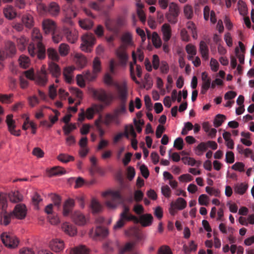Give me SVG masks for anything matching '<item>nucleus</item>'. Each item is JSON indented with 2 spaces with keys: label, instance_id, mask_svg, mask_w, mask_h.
<instances>
[{
  "label": "nucleus",
  "instance_id": "obj_46",
  "mask_svg": "<svg viewBox=\"0 0 254 254\" xmlns=\"http://www.w3.org/2000/svg\"><path fill=\"white\" fill-rule=\"evenodd\" d=\"M58 159L63 163H67L70 161H73L74 158L72 156L62 153L58 156Z\"/></svg>",
  "mask_w": 254,
  "mask_h": 254
},
{
  "label": "nucleus",
  "instance_id": "obj_54",
  "mask_svg": "<svg viewBox=\"0 0 254 254\" xmlns=\"http://www.w3.org/2000/svg\"><path fill=\"white\" fill-rule=\"evenodd\" d=\"M19 64L23 68H26L29 64V58L25 56H21L20 57L19 59Z\"/></svg>",
  "mask_w": 254,
  "mask_h": 254
},
{
  "label": "nucleus",
  "instance_id": "obj_59",
  "mask_svg": "<svg viewBox=\"0 0 254 254\" xmlns=\"http://www.w3.org/2000/svg\"><path fill=\"white\" fill-rule=\"evenodd\" d=\"M183 139L181 137L176 138L174 141V147L178 150H182L183 148Z\"/></svg>",
  "mask_w": 254,
  "mask_h": 254
},
{
  "label": "nucleus",
  "instance_id": "obj_49",
  "mask_svg": "<svg viewBox=\"0 0 254 254\" xmlns=\"http://www.w3.org/2000/svg\"><path fill=\"white\" fill-rule=\"evenodd\" d=\"M84 75L85 80L88 81H92L97 78L98 74L94 73L93 70L92 72L87 70L84 73Z\"/></svg>",
  "mask_w": 254,
  "mask_h": 254
},
{
  "label": "nucleus",
  "instance_id": "obj_40",
  "mask_svg": "<svg viewBox=\"0 0 254 254\" xmlns=\"http://www.w3.org/2000/svg\"><path fill=\"white\" fill-rule=\"evenodd\" d=\"M79 25L82 29L88 30L92 27L93 23L89 19H80L79 20Z\"/></svg>",
  "mask_w": 254,
  "mask_h": 254
},
{
  "label": "nucleus",
  "instance_id": "obj_63",
  "mask_svg": "<svg viewBox=\"0 0 254 254\" xmlns=\"http://www.w3.org/2000/svg\"><path fill=\"white\" fill-rule=\"evenodd\" d=\"M47 6L43 3H40L37 5V8L41 14L47 13Z\"/></svg>",
  "mask_w": 254,
  "mask_h": 254
},
{
  "label": "nucleus",
  "instance_id": "obj_45",
  "mask_svg": "<svg viewBox=\"0 0 254 254\" xmlns=\"http://www.w3.org/2000/svg\"><path fill=\"white\" fill-rule=\"evenodd\" d=\"M69 46L65 43L60 44L59 47V52L60 55L62 57L66 56L69 52Z\"/></svg>",
  "mask_w": 254,
  "mask_h": 254
},
{
  "label": "nucleus",
  "instance_id": "obj_41",
  "mask_svg": "<svg viewBox=\"0 0 254 254\" xmlns=\"http://www.w3.org/2000/svg\"><path fill=\"white\" fill-rule=\"evenodd\" d=\"M248 188V186L247 184L244 183L237 184L235 186L234 191L235 192L242 195L245 193Z\"/></svg>",
  "mask_w": 254,
  "mask_h": 254
},
{
  "label": "nucleus",
  "instance_id": "obj_29",
  "mask_svg": "<svg viewBox=\"0 0 254 254\" xmlns=\"http://www.w3.org/2000/svg\"><path fill=\"white\" fill-rule=\"evenodd\" d=\"M70 11L72 12V15L68 13H65V18L64 19V22L69 25H72L73 22L71 20V19L76 16L77 12L75 11L72 6L70 7Z\"/></svg>",
  "mask_w": 254,
  "mask_h": 254
},
{
  "label": "nucleus",
  "instance_id": "obj_25",
  "mask_svg": "<svg viewBox=\"0 0 254 254\" xmlns=\"http://www.w3.org/2000/svg\"><path fill=\"white\" fill-rule=\"evenodd\" d=\"M112 122L118 125L120 124V120L114 113L113 114H107L105 115L103 123L106 126H109Z\"/></svg>",
  "mask_w": 254,
  "mask_h": 254
},
{
  "label": "nucleus",
  "instance_id": "obj_6",
  "mask_svg": "<svg viewBox=\"0 0 254 254\" xmlns=\"http://www.w3.org/2000/svg\"><path fill=\"white\" fill-rule=\"evenodd\" d=\"M6 206V198L3 195L0 194V208L2 210V212L0 213V223L5 226L8 225L11 218L13 217L12 213H7L5 211Z\"/></svg>",
  "mask_w": 254,
  "mask_h": 254
},
{
  "label": "nucleus",
  "instance_id": "obj_13",
  "mask_svg": "<svg viewBox=\"0 0 254 254\" xmlns=\"http://www.w3.org/2000/svg\"><path fill=\"white\" fill-rule=\"evenodd\" d=\"M13 115L12 114L8 115L6 119V123L7 125L8 130L10 133L13 135L19 136L20 135V130H16L15 122L13 120Z\"/></svg>",
  "mask_w": 254,
  "mask_h": 254
},
{
  "label": "nucleus",
  "instance_id": "obj_28",
  "mask_svg": "<svg viewBox=\"0 0 254 254\" xmlns=\"http://www.w3.org/2000/svg\"><path fill=\"white\" fill-rule=\"evenodd\" d=\"M60 12V7L59 5L55 2L50 3L47 6V13H49L53 16L57 15Z\"/></svg>",
  "mask_w": 254,
  "mask_h": 254
},
{
  "label": "nucleus",
  "instance_id": "obj_23",
  "mask_svg": "<svg viewBox=\"0 0 254 254\" xmlns=\"http://www.w3.org/2000/svg\"><path fill=\"white\" fill-rule=\"evenodd\" d=\"M74 206V201L72 199L69 198L66 200L63 206V215L64 216H68Z\"/></svg>",
  "mask_w": 254,
  "mask_h": 254
},
{
  "label": "nucleus",
  "instance_id": "obj_22",
  "mask_svg": "<svg viewBox=\"0 0 254 254\" xmlns=\"http://www.w3.org/2000/svg\"><path fill=\"white\" fill-rule=\"evenodd\" d=\"M63 231L66 234L73 236L76 234V229L73 225L68 222H64L62 225Z\"/></svg>",
  "mask_w": 254,
  "mask_h": 254
},
{
  "label": "nucleus",
  "instance_id": "obj_14",
  "mask_svg": "<svg viewBox=\"0 0 254 254\" xmlns=\"http://www.w3.org/2000/svg\"><path fill=\"white\" fill-rule=\"evenodd\" d=\"M26 211V206L23 204H19L15 206L11 213L13 214V217H15L19 219H22L25 217Z\"/></svg>",
  "mask_w": 254,
  "mask_h": 254
},
{
  "label": "nucleus",
  "instance_id": "obj_60",
  "mask_svg": "<svg viewBox=\"0 0 254 254\" xmlns=\"http://www.w3.org/2000/svg\"><path fill=\"white\" fill-rule=\"evenodd\" d=\"M49 222L52 225H57L60 223V219L56 214L48 216Z\"/></svg>",
  "mask_w": 254,
  "mask_h": 254
},
{
  "label": "nucleus",
  "instance_id": "obj_20",
  "mask_svg": "<svg viewBox=\"0 0 254 254\" xmlns=\"http://www.w3.org/2000/svg\"><path fill=\"white\" fill-rule=\"evenodd\" d=\"M48 70L52 75L58 78L61 74V70L59 65L54 62H50L49 64Z\"/></svg>",
  "mask_w": 254,
  "mask_h": 254
},
{
  "label": "nucleus",
  "instance_id": "obj_27",
  "mask_svg": "<svg viewBox=\"0 0 254 254\" xmlns=\"http://www.w3.org/2000/svg\"><path fill=\"white\" fill-rule=\"evenodd\" d=\"M199 52L201 55V57L205 60L208 59V47L205 42L201 41L199 43Z\"/></svg>",
  "mask_w": 254,
  "mask_h": 254
},
{
  "label": "nucleus",
  "instance_id": "obj_10",
  "mask_svg": "<svg viewBox=\"0 0 254 254\" xmlns=\"http://www.w3.org/2000/svg\"><path fill=\"white\" fill-rule=\"evenodd\" d=\"M16 53V48L13 43H6L4 50H0V61H3L8 57H12Z\"/></svg>",
  "mask_w": 254,
  "mask_h": 254
},
{
  "label": "nucleus",
  "instance_id": "obj_16",
  "mask_svg": "<svg viewBox=\"0 0 254 254\" xmlns=\"http://www.w3.org/2000/svg\"><path fill=\"white\" fill-rule=\"evenodd\" d=\"M63 32L66 36L68 42L74 43L77 39V32L74 29H70L66 27H64Z\"/></svg>",
  "mask_w": 254,
  "mask_h": 254
},
{
  "label": "nucleus",
  "instance_id": "obj_62",
  "mask_svg": "<svg viewBox=\"0 0 254 254\" xmlns=\"http://www.w3.org/2000/svg\"><path fill=\"white\" fill-rule=\"evenodd\" d=\"M29 104L31 107H35L36 105L39 103V100L36 96L29 97L28 99Z\"/></svg>",
  "mask_w": 254,
  "mask_h": 254
},
{
  "label": "nucleus",
  "instance_id": "obj_12",
  "mask_svg": "<svg viewBox=\"0 0 254 254\" xmlns=\"http://www.w3.org/2000/svg\"><path fill=\"white\" fill-rule=\"evenodd\" d=\"M108 233L107 228L99 226H97L95 230L92 228L89 232V235L91 238L96 239L98 237H105Z\"/></svg>",
  "mask_w": 254,
  "mask_h": 254
},
{
  "label": "nucleus",
  "instance_id": "obj_3",
  "mask_svg": "<svg viewBox=\"0 0 254 254\" xmlns=\"http://www.w3.org/2000/svg\"><path fill=\"white\" fill-rule=\"evenodd\" d=\"M122 44L116 51V54L120 60V64L125 65L128 56L126 53L127 49L132 45V35L129 32L124 33L121 38Z\"/></svg>",
  "mask_w": 254,
  "mask_h": 254
},
{
  "label": "nucleus",
  "instance_id": "obj_8",
  "mask_svg": "<svg viewBox=\"0 0 254 254\" xmlns=\"http://www.w3.org/2000/svg\"><path fill=\"white\" fill-rule=\"evenodd\" d=\"M0 238L3 244L9 248L14 249L19 243L18 239L11 233L3 232L1 234Z\"/></svg>",
  "mask_w": 254,
  "mask_h": 254
},
{
  "label": "nucleus",
  "instance_id": "obj_5",
  "mask_svg": "<svg viewBox=\"0 0 254 254\" xmlns=\"http://www.w3.org/2000/svg\"><path fill=\"white\" fill-rule=\"evenodd\" d=\"M130 221L136 223L138 222V218L130 213L128 206H124L123 210L120 215V219L114 225L113 229L115 230L120 229L125 225L126 222Z\"/></svg>",
  "mask_w": 254,
  "mask_h": 254
},
{
  "label": "nucleus",
  "instance_id": "obj_51",
  "mask_svg": "<svg viewBox=\"0 0 254 254\" xmlns=\"http://www.w3.org/2000/svg\"><path fill=\"white\" fill-rule=\"evenodd\" d=\"M76 126L74 124H67L63 127L64 133L66 135H68L72 130L76 129Z\"/></svg>",
  "mask_w": 254,
  "mask_h": 254
},
{
  "label": "nucleus",
  "instance_id": "obj_19",
  "mask_svg": "<svg viewBox=\"0 0 254 254\" xmlns=\"http://www.w3.org/2000/svg\"><path fill=\"white\" fill-rule=\"evenodd\" d=\"M153 221V216L150 214L141 215L138 218V222L136 223H140L143 227L149 226L151 225Z\"/></svg>",
  "mask_w": 254,
  "mask_h": 254
},
{
  "label": "nucleus",
  "instance_id": "obj_56",
  "mask_svg": "<svg viewBox=\"0 0 254 254\" xmlns=\"http://www.w3.org/2000/svg\"><path fill=\"white\" fill-rule=\"evenodd\" d=\"M186 50L189 55H195L196 54V47L192 44H188L186 47Z\"/></svg>",
  "mask_w": 254,
  "mask_h": 254
},
{
  "label": "nucleus",
  "instance_id": "obj_37",
  "mask_svg": "<svg viewBox=\"0 0 254 254\" xmlns=\"http://www.w3.org/2000/svg\"><path fill=\"white\" fill-rule=\"evenodd\" d=\"M76 58V63L77 65L80 67H84L87 64L86 58L81 54H76L75 56Z\"/></svg>",
  "mask_w": 254,
  "mask_h": 254
},
{
  "label": "nucleus",
  "instance_id": "obj_18",
  "mask_svg": "<svg viewBox=\"0 0 254 254\" xmlns=\"http://www.w3.org/2000/svg\"><path fill=\"white\" fill-rule=\"evenodd\" d=\"M43 28L46 34L55 31L56 25L54 21L50 19H46L43 21Z\"/></svg>",
  "mask_w": 254,
  "mask_h": 254
},
{
  "label": "nucleus",
  "instance_id": "obj_39",
  "mask_svg": "<svg viewBox=\"0 0 254 254\" xmlns=\"http://www.w3.org/2000/svg\"><path fill=\"white\" fill-rule=\"evenodd\" d=\"M74 69V67H68L64 69V76L66 82L70 83L72 80L71 73Z\"/></svg>",
  "mask_w": 254,
  "mask_h": 254
},
{
  "label": "nucleus",
  "instance_id": "obj_21",
  "mask_svg": "<svg viewBox=\"0 0 254 254\" xmlns=\"http://www.w3.org/2000/svg\"><path fill=\"white\" fill-rule=\"evenodd\" d=\"M163 34V39L165 42H167L171 38L172 30L170 25L168 23L164 24L161 27Z\"/></svg>",
  "mask_w": 254,
  "mask_h": 254
},
{
  "label": "nucleus",
  "instance_id": "obj_26",
  "mask_svg": "<svg viewBox=\"0 0 254 254\" xmlns=\"http://www.w3.org/2000/svg\"><path fill=\"white\" fill-rule=\"evenodd\" d=\"M22 22L27 28H31L34 26L33 16L29 13H25L22 15Z\"/></svg>",
  "mask_w": 254,
  "mask_h": 254
},
{
  "label": "nucleus",
  "instance_id": "obj_42",
  "mask_svg": "<svg viewBox=\"0 0 254 254\" xmlns=\"http://www.w3.org/2000/svg\"><path fill=\"white\" fill-rule=\"evenodd\" d=\"M93 71L94 73L98 74L101 71V63L98 57L94 58L93 62Z\"/></svg>",
  "mask_w": 254,
  "mask_h": 254
},
{
  "label": "nucleus",
  "instance_id": "obj_43",
  "mask_svg": "<svg viewBox=\"0 0 254 254\" xmlns=\"http://www.w3.org/2000/svg\"><path fill=\"white\" fill-rule=\"evenodd\" d=\"M47 54L49 59L53 61H58L59 60V56L57 51L52 48H48L47 50Z\"/></svg>",
  "mask_w": 254,
  "mask_h": 254
},
{
  "label": "nucleus",
  "instance_id": "obj_38",
  "mask_svg": "<svg viewBox=\"0 0 254 254\" xmlns=\"http://www.w3.org/2000/svg\"><path fill=\"white\" fill-rule=\"evenodd\" d=\"M183 12L184 16L188 19H191L193 17V10L192 7L189 4L184 6Z\"/></svg>",
  "mask_w": 254,
  "mask_h": 254
},
{
  "label": "nucleus",
  "instance_id": "obj_17",
  "mask_svg": "<svg viewBox=\"0 0 254 254\" xmlns=\"http://www.w3.org/2000/svg\"><path fill=\"white\" fill-rule=\"evenodd\" d=\"M49 245L51 250L56 253L61 252L64 248V241L58 239L52 240Z\"/></svg>",
  "mask_w": 254,
  "mask_h": 254
},
{
  "label": "nucleus",
  "instance_id": "obj_55",
  "mask_svg": "<svg viewBox=\"0 0 254 254\" xmlns=\"http://www.w3.org/2000/svg\"><path fill=\"white\" fill-rule=\"evenodd\" d=\"M138 231L139 230L135 227H131L126 230L125 233L127 236L132 237L134 238Z\"/></svg>",
  "mask_w": 254,
  "mask_h": 254
},
{
  "label": "nucleus",
  "instance_id": "obj_7",
  "mask_svg": "<svg viewBox=\"0 0 254 254\" xmlns=\"http://www.w3.org/2000/svg\"><path fill=\"white\" fill-rule=\"evenodd\" d=\"M180 12V7L175 2H171L169 6V11L166 12L165 17L169 22L175 24L178 22V18Z\"/></svg>",
  "mask_w": 254,
  "mask_h": 254
},
{
  "label": "nucleus",
  "instance_id": "obj_61",
  "mask_svg": "<svg viewBox=\"0 0 254 254\" xmlns=\"http://www.w3.org/2000/svg\"><path fill=\"white\" fill-rule=\"evenodd\" d=\"M133 247V244L131 243H127L125 246L120 249L119 254H124L125 253L131 250Z\"/></svg>",
  "mask_w": 254,
  "mask_h": 254
},
{
  "label": "nucleus",
  "instance_id": "obj_11",
  "mask_svg": "<svg viewBox=\"0 0 254 254\" xmlns=\"http://www.w3.org/2000/svg\"><path fill=\"white\" fill-rule=\"evenodd\" d=\"M114 87L117 91V97L120 102H127L128 91L125 84L120 85L118 83L114 84Z\"/></svg>",
  "mask_w": 254,
  "mask_h": 254
},
{
  "label": "nucleus",
  "instance_id": "obj_4",
  "mask_svg": "<svg viewBox=\"0 0 254 254\" xmlns=\"http://www.w3.org/2000/svg\"><path fill=\"white\" fill-rule=\"evenodd\" d=\"M103 197L106 198V205L111 209L116 208L117 205L122 203L123 199L119 190H108L103 193Z\"/></svg>",
  "mask_w": 254,
  "mask_h": 254
},
{
  "label": "nucleus",
  "instance_id": "obj_34",
  "mask_svg": "<svg viewBox=\"0 0 254 254\" xmlns=\"http://www.w3.org/2000/svg\"><path fill=\"white\" fill-rule=\"evenodd\" d=\"M9 198L11 202L17 203L22 200L23 196L18 191H14L9 194Z\"/></svg>",
  "mask_w": 254,
  "mask_h": 254
},
{
  "label": "nucleus",
  "instance_id": "obj_64",
  "mask_svg": "<svg viewBox=\"0 0 254 254\" xmlns=\"http://www.w3.org/2000/svg\"><path fill=\"white\" fill-rule=\"evenodd\" d=\"M32 154L38 158H42L44 156V152L41 148L35 147L32 151Z\"/></svg>",
  "mask_w": 254,
  "mask_h": 254
},
{
  "label": "nucleus",
  "instance_id": "obj_15",
  "mask_svg": "<svg viewBox=\"0 0 254 254\" xmlns=\"http://www.w3.org/2000/svg\"><path fill=\"white\" fill-rule=\"evenodd\" d=\"M71 219L76 225L83 226L87 221V218L81 212L76 211L71 214Z\"/></svg>",
  "mask_w": 254,
  "mask_h": 254
},
{
  "label": "nucleus",
  "instance_id": "obj_32",
  "mask_svg": "<svg viewBox=\"0 0 254 254\" xmlns=\"http://www.w3.org/2000/svg\"><path fill=\"white\" fill-rule=\"evenodd\" d=\"M171 206H174L178 210H183L187 206V201L184 198L179 197L175 202L171 203Z\"/></svg>",
  "mask_w": 254,
  "mask_h": 254
},
{
  "label": "nucleus",
  "instance_id": "obj_1",
  "mask_svg": "<svg viewBox=\"0 0 254 254\" xmlns=\"http://www.w3.org/2000/svg\"><path fill=\"white\" fill-rule=\"evenodd\" d=\"M43 37L40 30L34 28L31 33V42L28 47L29 55L32 57H37L40 60L46 57V48L42 43Z\"/></svg>",
  "mask_w": 254,
  "mask_h": 254
},
{
  "label": "nucleus",
  "instance_id": "obj_2",
  "mask_svg": "<svg viewBox=\"0 0 254 254\" xmlns=\"http://www.w3.org/2000/svg\"><path fill=\"white\" fill-rule=\"evenodd\" d=\"M93 98L103 103V104H94L92 105L94 108L95 113H100L104 109L105 106H109L113 100L112 94H108L106 91L102 89L93 90L92 91Z\"/></svg>",
  "mask_w": 254,
  "mask_h": 254
},
{
  "label": "nucleus",
  "instance_id": "obj_33",
  "mask_svg": "<svg viewBox=\"0 0 254 254\" xmlns=\"http://www.w3.org/2000/svg\"><path fill=\"white\" fill-rule=\"evenodd\" d=\"M70 254H88V250L84 246L74 247L69 250Z\"/></svg>",
  "mask_w": 254,
  "mask_h": 254
},
{
  "label": "nucleus",
  "instance_id": "obj_47",
  "mask_svg": "<svg viewBox=\"0 0 254 254\" xmlns=\"http://www.w3.org/2000/svg\"><path fill=\"white\" fill-rule=\"evenodd\" d=\"M226 119V116L222 114H218L214 121V125L216 127H218L221 126L222 123Z\"/></svg>",
  "mask_w": 254,
  "mask_h": 254
},
{
  "label": "nucleus",
  "instance_id": "obj_57",
  "mask_svg": "<svg viewBox=\"0 0 254 254\" xmlns=\"http://www.w3.org/2000/svg\"><path fill=\"white\" fill-rule=\"evenodd\" d=\"M157 254H172V253L168 246H162L159 249Z\"/></svg>",
  "mask_w": 254,
  "mask_h": 254
},
{
  "label": "nucleus",
  "instance_id": "obj_30",
  "mask_svg": "<svg viewBox=\"0 0 254 254\" xmlns=\"http://www.w3.org/2000/svg\"><path fill=\"white\" fill-rule=\"evenodd\" d=\"M3 13L6 18L8 19H12L16 16V12L12 6H7L3 9Z\"/></svg>",
  "mask_w": 254,
  "mask_h": 254
},
{
  "label": "nucleus",
  "instance_id": "obj_48",
  "mask_svg": "<svg viewBox=\"0 0 254 254\" xmlns=\"http://www.w3.org/2000/svg\"><path fill=\"white\" fill-rule=\"evenodd\" d=\"M91 207L94 213L99 212L102 209V205L95 199H93L92 200Z\"/></svg>",
  "mask_w": 254,
  "mask_h": 254
},
{
  "label": "nucleus",
  "instance_id": "obj_58",
  "mask_svg": "<svg viewBox=\"0 0 254 254\" xmlns=\"http://www.w3.org/2000/svg\"><path fill=\"white\" fill-rule=\"evenodd\" d=\"M225 161L227 163L232 164L235 161L234 154L232 151H228L226 154Z\"/></svg>",
  "mask_w": 254,
  "mask_h": 254
},
{
  "label": "nucleus",
  "instance_id": "obj_50",
  "mask_svg": "<svg viewBox=\"0 0 254 254\" xmlns=\"http://www.w3.org/2000/svg\"><path fill=\"white\" fill-rule=\"evenodd\" d=\"M207 150V144L205 142H201L196 147L195 153L198 156L202 154L203 152Z\"/></svg>",
  "mask_w": 254,
  "mask_h": 254
},
{
  "label": "nucleus",
  "instance_id": "obj_31",
  "mask_svg": "<svg viewBox=\"0 0 254 254\" xmlns=\"http://www.w3.org/2000/svg\"><path fill=\"white\" fill-rule=\"evenodd\" d=\"M127 102H120L119 106L114 110V114L117 118L122 114H124L127 112Z\"/></svg>",
  "mask_w": 254,
  "mask_h": 254
},
{
  "label": "nucleus",
  "instance_id": "obj_9",
  "mask_svg": "<svg viewBox=\"0 0 254 254\" xmlns=\"http://www.w3.org/2000/svg\"><path fill=\"white\" fill-rule=\"evenodd\" d=\"M81 39L82 42L80 46L81 50L87 53L90 52L96 41L94 35L87 33L82 36Z\"/></svg>",
  "mask_w": 254,
  "mask_h": 254
},
{
  "label": "nucleus",
  "instance_id": "obj_24",
  "mask_svg": "<svg viewBox=\"0 0 254 254\" xmlns=\"http://www.w3.org/2000/svg\"><path fill=\"white\" fill-rule=\"evenodd\" d=\"M37 84L41 86H45L47 81V73L45 69H42L41 72L35 78Z\"/></svg>",
  "mask_w": 254,
  "mask_h": 254
},
{
  "label": "nucleus",
  "instance_id": "obj_36",
  "mask_svg": "<svg viewBox=\"0 0 254 254\" xmlns=\"http://www.w3.org/2000/svg\"><path fill=\"white\" fill-rule=\"evenodd\" d=\"M201 79L202 81V88L204 89H208L210 87L211 78L208 77L206 72L201 73Z\"/></svg>",
  "mask_w": 254,
  "mask_h": 254
},
{
  "label": "nucleus",
  "instance_id": "obj_35",
  "mask_svg": "<svg viewBox=\"0 0 254 254\" xmlns=\"http://www.w3.org/2000/svg\"><path fill=\"white\" fill-rule=\"evenodd\" d=\"M65 173V170L62 167L56 166L52 168L48 171L49 175L51 177L53 176L62 175Z\"/></svg>",
  "mask_w": 254,
  "mask_h": 254
},
{
  "label": "nucleus",
  "instance_id": "obj_44",
  "mask_svg": "<svg viewBox=\"0 0 254 254\" xmlns=\"http://www.w3.org/2000/svg\"><path fill=\"white\" fill-rule=\"evenodd\" d=\"M152 42L156 48H160L162 45V42L158 34L156 32H153L152 35Z\"/></svg>",
  "mask_w": 254,
  "mask_h": 254
},
{
  "label": "nucleus",
  "instance_id": "obj_52",
  "mask_svg": "<svg viewBox=\"0 0 254 254\" xmlns=\"http://www.w3.org/2000/svg\"><path fill=\"white\" fill-rule=\"evenodd\" d=\"M245 166L243 162H237L232 166L231 168L233 170L242 172L245 171Z\"/></svg>",
  "mask_w": 254,
  "mask_h": 254
},
{
  "label": "nucleus",
  "instance_id": "obj_53",
  "mask_svg": "<svg viewBox=\"0 0 254 254\" xmlns=\"http://www.w3.org/2000/svg\"><path fill=\"white\" fill-rule=\"evenodd\" d=\"M128 133H129L134 138L136 136V133L132 125H130L128 127H126L125 135L127 138H128Z\"/></svg>",
  "mask_w": 254,
  "mask_h": 254
}]
</instances>
